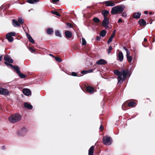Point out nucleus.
Masks as SVG:
<instances>
[{
	"mask_svg": "<svg viewBox=\"0 0 155 155\" xmlns=\"http://www.w3.org/2000/svg\"><path fill=\"white\" fill-rule=\"evenodd\" d=\"M127 14L125 12H123L122 14V16L123 17H126L127 16Z\"/></svg>",
	"mask_w": 155,
	"mask_h": 155,
	"instance_id": "43",
	"label": "nucleus"
},
{
	"mask_svg": "<svg viewBox=\"0 0 155 155\" xmlns=\"http://www.w3.org/2000/svg\"><path fill=\"white\" fill-rule=\"evenodd\" d=\"M12 24L13 26L15 27H20V24L18 23V21L15 19L12 20Z\"/></svg>",
	"mask_w": 155,
	"mask_h": 155,
	"instance_id": "16",
	"label": "nucleus"
},
{
	"mask_svg": "<svg viewBox=\"0 0 155 155\" xmlns=\"http://www.w3.org/2000/svg\"><path fill=\"white\" fill-rule=\"evenodd\" d=\"M52 13L58 16H60V14L57 11H52Z\"/></svg>",
	"mask_w": 155,
	"mask_h": 155,
	"instance_id": "37",
	"label": "nucleus"
},
{
	"mask_svg": "<svg viewBox=\"0 0 155 155\" xmlns=\"http://www.w3.org/2000/svg\"><path fill=\"white\" fill-rule=\"evenodd\" d=\"M114 35H111V36L109 38L108 40L107 43L108 44H109L112 41V39L114 38Z\"/></svg>",
	"mask_w": 155,
	"mask_h": 155,
	"instance_id": "30",
	"label": "nucleus"
},
{
	"mask_svg": "<svg viewBox=\"0 0 155 155\" xmlns=\"http://www.w3.org/2000/svg\"><path fill=\"white\" fill-rule=\"evenodd\" d=\"M54 58L56 61L58 62H60L62 61V59L60 58L56 57H54Z\"/></svg>",
	"mask_w": 155,
	"mask_h": 155,
	"instance_id": "35",
	"label": "nucleus"
},
{
	"mask_svg": "<svg viewBox=\"0 0 155 155\" xmlns=\"http://www.w3.org/2000/svg\"><path fill=\"white\" fill-rule=\"evenodd\" d=\"M2 55H0V61L2 60Z\"/></svg>",
	"mask_w": 155,
	"mask_h": 155,
	"instance_id": "54",
	"label": "nucleus"
},
{
	"mask_svg": "<svg viewBox=\"0 0 155 155\" xmlns=\"http://www.w3.org/2000/svg\"><path fill=\"white\" fill-rule=\"evenodd\" d=\"M39 1V0H27V2L29 3L33 4L35 2H38Z\"/></svg>",
	"mask_w": 155,
	"mask_h": 155,
	"instance_id": "25",
	"label": "nucleus"
},
{
	"mask_svg": "<svg viewBox=\"0 0 155 155\" xmlns=\"http://www.w3.org/2000/svg\"><path fill=\"white\" fill-rule=\"evenodd\" d=\"M123 48L124 49V50H125L126 51H127L128 50L127 48L125 47V46H124L123 47Z\"/></svg>",
	"mask_w": 155,
	"mask_h": 155,
	"instance_id": "53",
	"label": "nucleus"
},
{
	"mask_svg": "<svg viewBox=\"0 0 155 155\" xmlns=\"http://www.w3.org/2000/svg\"><path fill=\"white\" fill-rule=\"evenodd\" d=\"M23 93L25 95L29 96L31 95V91L28 89H24L22 91Z\"/></svg>",
	"mask_w": 155,
	"mask_h": 155,
	"instance_id": "10",
	"label": "nucleus"
},
{
	"mask_svg": "<svg viewBox=\"0 0 155 155\" xmlns=\"http://www.w3.org/2000/svg\"><path fill=\"white\" fill-rule=\"evenodd\" d=\"M109 24V19L107 18H104L103 21L102 25L106 29H107L109 28L108 24Z\"/></svg>",
	"mask_w": 155,
	"mask_h": 155,
	"instance_id": "6",
	"label": "nucleus"
},
{
	"mask_svg": "<svg viewBox=\"0 0 155 155\" xmlns=\"http://www.w3.org/2000/svg\"><path fill=\"white\" fill-rule=\"evenodd\" d=\"M65 36L67 38H71L72 36L71 32L70 31H66L65 32Z\"/></svg>",
	"mask_w": 155,
	"mask_h": 155,
	"instance_id": "18",
	"label": "nucleus"
},
{
	"mask_svg": "<svg viewBox=\"0 0 155 155\" xmlns=\"http://www.w3.org/2000/svg\"><path fill=\"white\" fill-rule=\"evenodd\" d=\"M103 142L105 145H110L112 142V139L110 137L106 136L103 137Z\"/></svg>",
	"mask_w": 155,
	"mask_h": 155,
	"instance_id": "2",
	"label": "nucleus"
},
{
	"mask_svg": "<svg viewBox=\"0 0 155 155\" xmlns=\"http://www.w3.org/2000/svg\"><path fill=\"white\" fill-rule=\"evenodd\" d=\"M87 91L91 94H92L94 92V89L91 87L87 86L86 88Z\"/></svg>",
	"mask_w": 155,
	"mask_h": 155,
	"instance_id": "17",
	"label": "nucleus"
},
{
	"mask_svg": "<svg viewBox=\"0 0 155 155\" xmlns=\"http://www.w3.org/2000/svg\"><path fill=\"white\" fill-rule=\"evenodd\" d=\"M121 74L122 76H123L122 77V82L124 80H125L128 74V70H123L121 71Z\"/></svg>",
	"mask_w": 155,
	"mask_h": 155,
	"instance_id": "8",
	"label": "nucleus"
},
{
	"mask_svg": "<svg viewBox=\"0 0 155 155\" xmlns=\"http://www.w3.org/2000/svg\"><path fill=\"white\" fill-rule=\"evenodd\" d=\"M144 14H147L148 13V12L147 11H145L144 12Z\"/></svg>",
	"mask_w": 155,
	"mask_h": 155,
	"instance_id": "55",
	"label": "nucleus"
},
{
	"mask_svg": "<svg viewBox=\"0 0 155 155\" xmlns=\"http://www.w3.org/2000/svg\"><path fill=\"white\" fill-rule=\"evenodd\" d=\"M118 23H119V22H122V20L121 19H119L118 20V22H117Z\"/></svg>",
	"mask_w": 155,
	"mask_h": 155,
	"instance_id": "51",
	"label": "nucleus"
},
{
	"mask_svg": "<svg viewBox=\"0 0 155 155\" xmlns=\"http://www.w3.org/2000/svg\"><path fill=\"white\" fill-rule=\"evenodd\" d=\"M2 149L3 150H5V146H2Z\"/></svg>",
	"mask_w": 155,
	"mask_h": 155,
	"instance_id": "52",
	"label": "nucleus"
},
{
	"mask_svg": "<svg viewBox=\"0 0 155 155\" xmlns=\"http://www.w3.org/2000/svg\"><path fill=\"white\" fill-rule=\"evenodd\" d=\"M96 64L99 65L105 64H107V62L104 60L101 59L97 61Z\"/></svg>",
	"mask_w": 155,
	"mask_h": 155,
	"instance_id": "14",
	"label": "nucleus"
},
{
	"mask_svg": "<svg viewBox=\"0 0 155 155\" xmlns=\"http://www.w3.org/2000/svg\"><path fill=\"white\" fill-rule=\"evenodd\" d=\"M26 34L27 35V38H28V39H29V38H31V37L30 35L29 34H28V33H27L26 32H25Z\"/></svg>",
	"mask_w": 155,
	"mask_h": 155,
	"instance_id": "41",
	"label": "nucleus"
},
{
	"mask_svg": "<svg viewBox=\"0 0 155 155\" xmlns=\"http://www.w3.org/2000/svg\"><path fill=\"white\" fill-rule=\"evenodd\" d=\"M141 13L140 12H135L133 14V18L138 19L140 18Z\"/></svg>",
	"mask_w": 155,
	"mask_h": 155,
	"instance_id": "15",
	"label": "nucleus"
},
{
	"mask_svg": "<svg viewBox=\"0 0 155 155\" xmlns=\"http://www.w3.org/2000/svg\"><path fill=\"white\" fill-rule=\"evenodd\" d=\"M28 130L25 127H21L17 132V134L20 136H23L25 135L27 132Z\"/></svg>",
	"mask_w": 155,
	"mask_h": 155,
	"instance_id": "4",
	"label": "nucleus"
},
{
	"mask_svg": "<svg viewBox=\"0 0 155 155\" xmlns=\"http://www.w3.org/2000/svg\"><path fill=\"white\" fill-rule=\"evenodd\" d=\"M53 32L52 28H48L47 30V33L48 34L51 35Z\"/></svg>",
	"mask_w": 155,
	"mask_h": 155,
	"instance_id": "28",
	"label": "nucleus"
},
{
	"mask_svg": "<svg viewBox=\"0 0 155 155\" xmlns=\"http://www.w3.org/2000/svg\"><path fill=\"white\" fill-rule=\"evenodd\" d=\"M24 19L21 17L18 18V22L19 24H22L24 23Z\"/></svg>",
	"mask_w": 155,
	"mask_h": 155,
	"instance_id": "32",
	"label": "nucleus"
},
{
	"mask_svg": "<svg viewBox=\"0 0 155 155\" xmlns=\"http://www.w3.org/2000/svg\"><path fill=\"white\" fill-rule=\"evenodd\" d=\"M11 67L14 68L15 70L16 71L17 74L20 73V71L19 67L17 66H13L12 64H10Z\"/></svg>",
	"mask_w": 155,
	"mask_h": 155,
	"instance_id": "20",
	"label": "nucleus"
},
{
	"mask_svg": "<svg viewBox=\"0 0 155 155\" xmlns=\"http://www.w3.org/2000/svg\"><path fill=\"white\" fill-rule=\"evenodd\" d=\"M115 30H114L113 31V34L112 35H114V34H115Z\"/></svg>",
	"mask_w": 155,
	"mask_h": 155,
	"instance_id": "57",
	"label": "nucleus"
},
{
	"mask_svg": "<svg viewBox=\"0 0 155 155\" xmlns=\"http://www.w3.org/2000/svg\"><path fill=\"white\" fill-rule=\"evenodd\" d=\"M16 35V33L14 32H11L8 33L6 36V38L10 42H12L13 41V38L12 36H15Z\"/></svg>",
	"mask_w": 155,
	"mask_h": 155,
	"instance_id": "3",
	"label": "nucleus"
},
{
	"mask_svg": "<svg viewBox=\"0 0 155 155\" xmlns=\"http://www.w3.org/2000/svg\"><path fill=\"white\" fill-rule=\"evenodd\" d=\"M106 34V31L105 30H102L100 32V35L102 37H104Z\"/></svg>",
	"mask_w": 155,
	"mask_h": 155,
	"instance_id": "26",
	"label": "nucleus"
},
{
	"mask_svg": "<svg viewBox=\"0 0 155 155\" xmlns=\"http://www.w3.org/2000/svg\"><path fill=\"white\" fill-rule=\"evenodd\" d=\"M4 59L7 62L10 63H12L13 62V60L11 58L10 56L8 55L5 56L4 57Z\"/></svg>",
	"mask_w": 155,
	"mask_h": 155,
	"instance_id": "12",
	"label": "nucleus"
},
{
	"mask_svg": "<svg viewBox=\"0 0 155 155\" xmlns=\"http://www.w3.org/2000/svg\"><path fill=\"white\" fill-rule=\"evenodd\" d=\"M55 34L56 36H58L60 37H61V36L59 31L58 30L56 31H55Z\"/></svg>",
	"mask_w": 155,
	"mask_h": 155,
	"instance_id": "34",
	"label": "nucleus"
},
{
	"mask_svg": "<svg viewBox=\"0 0 155 155\" xmlns=\"http://www.w3.org/2000/svg\"><path fill=\"white\" fill-rule=\"evenodd\" d=\"M5 64H6V65H7V66H11V65L10 64H9L8 63H7V62H5Z\"/></svg>",
	"mask_w": 155,
	"mask_h": 155,
	"instance_id": "49",
	"label": "nucleus"
},
{
	"mask_svg": "<svg viewBox=\"0 0 155 155\" xmlns=\"http://www.w3.org/2000/svg\"><path fill=\"white\" fill-rule=\"evenodd\" d=\"M2 9H3L2 7V6H1L0 7V11H1V10H2Z\"/></svg>",
	"mask_w": 155,
	"mask_h": 155,
	"instance_id": "58",
	"label": "nucleus"
},
{
	"mask_svg": "<svg viewBox=\"0 0 155 155\" xmlns=\"http://www.w3.org/2000/svg\"><path fill=\"white\" fill-rule=\"evenodd\" d=\"M119 51L118 55V58L120 61H122L123 60L124 56L122 52L118 50Z\"/></svg>",
	"mask_w": 155,
	"mask_h": 155,
	"instance_id": "13",
	"label": "nucleus"
},
{
	"mask_svg": "<svg viewBox=\"0 0 155 155\" xmlns=\"http://www.w3.org/2000/svg\"><path fill=\"white\" fill-rule=\"evenodd\" d=\"M24 107L29 110L32 109L33 108V106L32 105L30 104H29L25 103L24 104Z\"/></svg>",
	"mask_w": 155,
	"mask_h": 155,
	"instance_id": "19",
	"label": "nucleus"
},
{
	"mask_svg": "<svg viewBox=\"0 0 155 155\" xmlns=\"http://www.w3.org/2000/svg\"><path fill=\"white\" fill-rule=\"evenodd\" d=\"M82 44L83 45H85L86 44V41L85 40V39L82 38Z\"/></svg>",
	"mask_w": 155,
	"mask_h": 155,
	"instance_id": "36",
	"label": "nucleus"
},
{
	"mask_svg": "<svg viewBox=\"0 0 155 155\" xmlns=\"http://www.w3.org/2000/svg\"><path fill=\"white\" fill-rule=\"evenodd\" d=\"M105 5L107 6H114L115 5V4L112 1H107L104 2Z\"/></svg>",
	"mask_w": 155,
	"mask_h": 155,
	"instance_id": "9",
	"label": "nucleus"
},
{
	"mask_svg": "<svg viewBox=\"0 0 155 155\" xmlns=\"http://www.w3.org/2000/svg\"><path fill=\"white\" fill-rule=\"evenodd\" d=\"M149 13L150 14H152V12H149Z\"/></svg>",
	"mask_w": 155,
	"mask_h": 155,
	"instance_id": "61",
	"label": "nucleus"
},
{
	"mask_svg": "<svg viewBox=\"0 0 155 155\" xmlns=\"http://www.w3.org/2000/svg\"><path fill=\"white\" fill-rule=\"evenodd\" d=\"M66 25L67 27L68 28H72L73 27L71 23H67Z\"/></svg>",
	"mask_w": 155,
	"mask_h": 155,
	"instance_id": "38",
	"label": "nucleus"
},
{
	"mask_svg": "<svg viewBox=\"0 0 155 155\" xmlns=\"http://www.w3.org/2000/svg\"><path fill=\"white\" fill-rule=\"evenodd\" d=\"M100 39H101V37L100 36H97L96 37V40L97 41H100Z\"/></svg>",
	"mask_w": 155,
	"mask_h": 155,
	"instance_id": "47",
	"label": "nucleus"
},
{
	"mask_svg": "<svg viewBox=\"0 0 155 155\" xmlns=\"http://www.w3.org/2000/svg\"><path fill=\"white\" fill-rule=\"evenodd\" d=\"M103 128V127H102V125H101V126L100 127V130H102V129Z\"/></svg>",
	"mask_w": 155,
	"mask_h": 155,
	"instance_id": "56",
	"label": "nucleus"
},
{
	"mask_svg": "<svg viewBox=\"0 0 155 155\" xmlns=\"http://www.w3.org/2000/svg\"><path fill=\"white\" fill-rule=\"evenodd\" d=\"M59 1V0H52V2L54 4H55Z\"/></svg>",
	"mask_w": 155,
	"mask_h": 155,
	"instance_id": "44",
	"label": "nucleus"
},
{
	"mask_svg": "<svg viewBox=\"0 0 155 155\" xmlns=\"http://www.w3.org/2000/svg\"><path fill=\"white\" fill-rule=\"evenodd\" d=\"M93 20L95 23H98L100 21V19L96 17H94L93 18Z\"/></svg>",
	"mask_w": 155,
	"mask_h": 155,
	"instance_id": "31",
	"label": "nucleus"
},
{
	"mask_svg": "<svg viewBox=\"0 0 155 155\" xmlns=\"http://www.w3.org/2000/svg\"><path fill=\"white\" fill-rule=\"evenodd\" d=\"M50 54V55H51V56H52V57H54V56H53V55L52 54Z\"/></svg>",
	"mask_w": 155,
	"mask_h": 155,
	"instance_id": "60",
	"label": "nucleus"
},
{
	"mask_svg": "<svg viewBox=\"0 0 155 155\" xmlns=\"http://www.w3.org/2000/svg\"><path fill=\"white\" fill-rule=\"evenodd\" d=\"M94 147L92 146L90 148L88 151V155H93L94 152Z\"/></svg>",
	"mask_w": 155,
	"mask_h": 155,
	"instance_id": "22",
	"label": "nucleus"
},
{
	"mask_svg": "<svg viewBox=\"0 0 155 155\" xmlns=\"http://www.w3.org/2000/svg\"><path fill=\"white\" fill-rule=\"evenodd\" d=\"M147 41V39L146 38H144V41Z\"/></svg>",
	"mask_w": 155,
	"mask_h": 155,
	"instance_id": "59",
	"label": "nucleus"
},
{
	"mask_svg": "<svg viewBox=\"0 0 155 155\" xmlns=\"http://www.w3.org/2000/svg\"><path fill=\"white\" fill-rule=\"evenodd\" d=\"M112 49V48L111 46H110L109 47V48L108 49V53L110 54L111 53V51Z\"/></svg>",
	"mask_w": 155,
	"mask_h": 155,
	"instance_id": "39",
	"label": "nucleus"
},
{
	"mask_svg": "<svg viewBox=\"0 0 155 155\" xmlns=\"http://www.w3.org/2000/svg\"><path fill=\"white\" fill-rule=\"evenodd\" d=\"M111 13L112 14H116L118 13L116 6L112 8Z\"/></svg>",
	"mask_w": 155,
	"mask_h": 155,
	"instance_id": "24",
	"label": "nucleus"
},
{
	"mask_svg": "<svg viewBox=\"0 0 155 155\" xmlns=\"http://www.w3.org/2000/svg\"><path fill=\"white\" fill-rule=\"evenodd\" d=\"M18 74L21 78H25L26 77V76L25 75L22 74L21 71L20 72V73H18Z\"/></svg>",
	"mask_w": 155,
	"mask_h": 155,
	"instance_id": "29",
	"label": "nucleus"
},
{
	"mask_svg": "<svg viewBox=\"0 0 155 155\" xmlns=\"http://www.w3.org/2000/svg\"><path fill=\"white\" fill-rule=\"evenodd\" d=\"M93 71V69H90L88 71H87V73H91Z\"/></svg>",
	"mask_w": 155,
	"mask_h": 155,
	"instance_id": "48",
	"label": "nucleus"
},
{
	"mask_svg": "<svg viewBox=\"0 0 155 155\" xmlns=\"http://www.w3.org/2000/svg\"><path fill=\"white\" fill-rule=\"evenodd\" d=\"M117 10L118 13H121L123 12L124 9L125 8V6L124 5L121 6H116Z\"/></svg>",
	"mask_w": 155,
	"mask_h": 155,
	"instance_id": "11",
	"label": "nucleus"
},
{
	"mask_svg": "<svg viewBox=\"0 0 155 155\" xmlns=\"http://www.w3.org/2000/svg\"><path fill=\"white\" fill-rule=\"evenodd\" d=\"M126 57H127V60H128V61L130 63H131L132 61V57L131 56H130L129 55L128 56H127Z\"/></svg>",
	"mask_w": 155,
	"mask_h": 155,
	"instance_id": "33",
	"label": "nucleus"
},
{
	"mask_svg": "<svg viewBox=\"0 0 155 155\" xmlns=\"http://www.w3.org/2000/svg\"><path fill=\"white\" fill-rule=\"evenodd\" d=\"M81 73L82 74H86L87 73V71H82Z\"/></svg>",
	"mask_w": 155,
	"mask_h": 155,
	"instance_id": "45",
	"label": "nucleus"
},
{
	"mask_svg": "<svg viewBox=\"0 0 155 155\" xmlns=\"http://www.w3.org/2000/svg\"><path fill=\"white\" fill-rule=\"evenodd\" d=\"M128 105L130 107H135L136 105V103L133 101H130L128 103Z\"/></svg>",
	"mask_w": 155,
	"mask_h": 155,
	"instance_id": "27",
	"label": "nucleus"
},
{
	"mask_svg": "<svg viewBox=\"0 0 155 155\" xmlns=\"http://www.w3.org/2000/svg\"><path fill=\"white\" fill-rule=\"evenodd\" d=\"M146 22L143 19H140L139 21V23L140 25L141 26H145L146 24Z\"/></svg>",
	"mask_w": 155,
	"mask_h": 155,
	"instance_id": "21",
	"label": "nucleus"
},
{
	"mask_svg": "<svg viewBox=\"0 0 155 155\" xmlns=\"http://www.w3.org/2000/svg\"><path fill=\"white\" fill-rule=\"evenodd\" d=\"M29 49L30 50H31V51H32L33 52H35V50L33 49L32 48H31V47H30L29 48Z\"/></svg>",
	"mask_w": 155,
	"mask_h": 155,
	"instance_id": "50",
	"label": "nucleus"
},
{
	"mask_svg": "<svg viewBox=\"0 0 155 155\" xmlns=\"http://www.w3.org/2000/svg\"><path fill=\"white\" fill-rule=\"evenodd\" d=\"M114 73L118 76L117 77L118 84H121L122 82V77L121 73L118 70H116L114 71Z\"/></svg>",
	"mask_w": 155,
	"mask_h": 155,
	"instance_id": "5",
	"label": "nucleus"
},
{
	"mask_svg": "<svg viewBox=\"0 0 155 155\" xmlns=\"http://www.w3.org/2000/svg\"><path fill=\"white\" fill-rule=\"evenodd\" d=\"M9 93V91L7 89L0 87V94L7 96Z\"/></svg>",
	"mask_w": 155,
	"mask_h": 155,
	"instance_id": "7",
	"label": "nucleus"
},
{
	"mask_svg": "<svg viewBox=\"0 0 155 155\" xmlns=\"http://www.w3.org/2000/svg\"><path fill=\"white\" fill-rule=\"evenodd\" d=\"M126 52V56H129L130 54V51L128 50Z\"/></svg>",
	"mask_w": 155,
	"mask_h": 155,
	"instance_id": "46",
	"label": "nucleus"
},
{
	"mask_svg": "<svg viewBox=\"0 0 155 155\" xmlns=\"http://www.w3.org/2000/svg\"><path fill=\"white\" fill-rule=\"evenodd\" d=\"M71 75L74 76H77V74L75 72H72L71 74Z\"/></svg>",
	"mask_w": 155,
	"mask_h": 155,
	"instance_id": "42",
	"label": "nucleus"
},
{
	"mask_svg": "<svg viewBox=\"0 0 155 155\" xmlns=\"http://www.w3.org/2000/svg\"><path fill=\"white\" fill-rule=\"evenodd\" d=\"M28 40L31 43L34 44L35 43V41L32 37L31 38Z\"/></svg>",
	"mask_w": 155,
	"mask_h": 155,
	"instance_id": "40",
	"label": "nucleus"
},
{
	"mask_svg": "<svg viewBox=\"0 0 155 155\" xmlns=\"http://www.w3.org/2000/svg\"><path fill=\"white\" fill-rule=\"evenodd\" d=\"M109 13V11L104 10L102 11V14L103 15L104 18H107V16Z\"/></svg>",
	"mask_w": 155,
	"mask_h": 155,
	"instance_id": "23",
	"label": "nucleus"
},
{
	"mask_svg": "<svg viewBox=\"0 0 155 155\" xmlns=\"http://www.w3.org/2000/svg\"><path fill=\"white\" fill-rule=\"evenodd\" d=\"M21 118V115L18 113L13 114L8 118L9 121L12 123H15L19 121Z\"/></svg>",
	"mask_w": 155,
	"mask_h": 155,
	"instance_id": "1",
	"label": "nucleus"
}]
</instances>
